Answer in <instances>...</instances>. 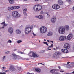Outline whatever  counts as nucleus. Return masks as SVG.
<instances>
[{"label":"nucleus","instance_id":"de8ad7c7","mask_svg":"<svg viewBox=\"0 0 74 74\" xmlns=\"http://www.w3.org/2000/svg\"><path fill=\"white\" fill-rule=\"evenodd\" d=\"M5 23V22H3L1 23V24H3V25H4Z\"/></svg>","mask_w":74,"mask_h":74},{"label":"nucleus","instance_id":"e2e57ef3","mask_svg":"<svg viewBox=\"0 0 74 74\" xmlns=\"http://www.w3.org/2000/svg\"><path fill=\"white\" fill-rule=\"evenodd\" d=\"M50 41V42H52V43H53V41Z\"/></svg>","mask_w":74,"mask_h":74},{"label":"nucleus","instance_id":"680f3d73","mask_svg":"<svg viewBox=\"0 0 74 74\" xmlns=\"http://www.w3.org/2000/svg\"><path fill=\"white\" fill-rule=\"evenodd\" d=\"M30 56V57H33V55H32V56L31 55H29Z\"/></svg>","mask_w":74,"mask_h":74},{"label":"nucleus","instance_id":"5fc2aeb1","mask_svg":"<svg viewBox=\"0 0 74 74\" xmlns=\"http://www.w3.org/2000/svg\"><path fill=\"white\" fill-rule=\"evenodd\" d=\"M71 64H74V62H72L71 63Z\"/></svg>","mask_w":74,"mask_h":74},{"label":"nucleus","instance_id":"f704fd0d","mask_svg":"<svg viewBox=\"0 0 74 74\" xmlns=\"http://www.w3.org/2000/svg\"><path fill=\"white\" fill-rule=\"evenodd\" d=\"M43 44H46L47 45V46H48V43H47V42H43Z\"/></svg>","mask_w":74,"mask_h":74},{"label":"nucleus","instance_id":"aec40b11","mask_svg":"<svg viewBox=\"0 0 74 74\" xmlns=\"http://www.w3.org/2000/svg\"><path fill=\"white\" fill-rule=\"evenodd\" d=\"M53 35V34L52 32H48L47 34V36H52Z\"/></svg>","mask_w":74,"mask_h":74},{"label":"nucleus","instance_id":"603ef678","mask_svg":"<svg viewBox=\"0 0 74 74\" xmlns=\"http://www.w3.org/2000/svg\"><path fill=\"white\" fill-rule=\"evenodd\" d=\"M38 11V8H36V10H35V11Z\"/></svg>","mask_w":74,"mask_h":74},{"label":"nucleus","instance_id":"4c0bfd02","mask_svg":"<svg viewBox=\"0 0 74 74\" xmlns=\"http://www.w3.org/2000/svg\"><path fill=\"white\" fill-rule=\"evenodd\" d=\"M18 53H21V54H23V52H21L20 51H18Z\"/></svg>","mask_w":74,"mask_h":74},{"label":"nucleus","instance_id":"bf43d9fd","mask_svg":"<svg viewBox=\"0 0 74 74\" xmlns=\"http://www.w3.org/2000/svg\"><path fill=\"white\" fill-rule=\"evenodd\" d=\"M17 50H18V49H15L13 51H17Z\"/></svg>","mask_w":74,"mask_h":74},{"label":"nucleus","instance_id":"09e8293b","mask_svg":"<svg viewBox=\"0 0 74 74\" xmlns=\"http://www.w3.org/2000/svg\"><path fill=\"white\" fill-rule=\"evenodd\" d=\"M8 42H9V43H11V42H12V41L11 40H9L8 41Z\"/></svg>","mask_w":74,"mask_h":74},{"label":"nucleus","instance_id":"423d86ee","mask_svg":"<svg viewBox=\"0 0 74 74\" xmlns=\"http://www.w3.org/2000/svg\"><path fill=\"white\" fill-rule=\"evenodd\" d=\"M9 69L11 72H13V71H15L16 70V69L14 68V67L13 65H11Z\"/></svg>","mask_w":74,"mask_h":74},{"label":"nucleus","instance_id":"e433bc0d","mask_svg":"<svg viewBox=\"0 0 74 74\" xmlns=\"http://www.w3.org/2000/svg\"><path fill=\"white\" fill-rule=\"evenodd\" d=\"M49 48L53 47V44H51V46H49Z\"/></svg>","mask_w":74,"mask_h":74},{"label":"nucleus","instance_id":"4468645a","mask_svg":"<svg viewBox=\"0 0 74 74\" xmlns=\"http://www.w3.org/2000/svg\"><path fill=\"white\" fill-rule=\"evenodd\" d=\"M36 17L37 18H38V19H39L42 20L43 19H44V16L41 15L36 16Z\"/></svg>","mask_w":74,"mask_h":74},{"label":"nucleus","instance_id":"c85d7f7f","mask_svg":"<svg viewBox=\"0 0 74 74\" xmlns=\"http://www.w3.org/2000/svg\"><path fill=\"white\" fill-rule=\"evenodd\" d=\"M46 14L47 15V17L48 18H49L50 17V15L49 14H48V13H46Z\"/></svg>","mask_w":74,"mask_h":74},{"label":"nucleus","instance_id":"dca6fc26","mask_svg":"<svg viewBox=\"0 0 74 74\" xmlns=\"http://www.w3.org/2000/svg\"><path fill=\"white\" fill-rule=\"evenodd\" d=\"M27 11V9H24L23 10V12L25 16H27V13H26V11Z\"/></svg>","mask_w":74,"mask_h":74},{"label":"nucleus","instance_id":"3c124183","mask_svg":"<svg viewBox=\"0 0 74 74\" xmlns=\"http://www.w3.org/2000/svg\"><path fill=\"white\" fill-rule=\"evenodd\" d=\"M2 68L3 69H6V67H3Z\"/></svg>","mask_w":74,"mask_h":74},{"label":"nucleus","instance_id":"c9c22d12","mask_svg":"<svg viewBox=\"0 0 74 74\" xmlns=\"http://www.w3.org/2000/svg\"><path fill=\"white\" fill-rule=\"evenodd\" d=\"M7 73L6 72H0V74H5Z\"/></svg>","mask_w":74,"mask_h":74},{"label":"nucleus","instance_id":"338daca9","mask_svg":"<svg viewBox=\"0 0 74 74\" xmlns=\"http://www.w3.org/2000/svg\"><path fill=\"white\" fill-rule=\"evenodd\" d=\"M48 50H51V49H50L48 48Z\"/></svg>","mask_w":74,"mask_h":74},{"label":"nucleus","instance_id":"9b49d317","mask_svg":"<svg viewBox=\"0 0 74 74\" xmlns=\"http://www.w3.org/2000/svg\"><path fill=\"white\" fill-rule=\"evenodd\" d=\"M32 53V56L34 57V58H38V57H39L40 56L38 55L37 54L35 53L34 52Z\"/></svg>","mask_w":74,"mask_h":74},{"label":"nucleus","instance_id":"2eb2a0df","mask_svg":"<svg viewBox=\"0 0 74 74\" xmlns=\"http://www.w3.org/2000/svg\"><path fill=\"white\" fill-rule=\"evenodd\" d=\"M58 3L60 5H63V1L61 0H58Z\"/></svg>","mask_w":74,"mask_h":74},{"label":"nucleus","instance_id":"393cba45","mask_svg":"<svg viewBox=\"0 0 74 74\" xmlns=\"http://www.w3.org/2000/svg\"><path fill=\"white\" fill-rule=\"evenodd\" d=\"M38 7H39V9L38 11H40L41 9H42V6L41 5H38Z\"/></svg>","mask_w":74,"mask_h":74},{"label":"nucleus","instance_id":"6ab92c4d","mask_svg":"<svg viewBox=\"0 0 74 74\" xmlns=\"http://www.w3.org/2000/svg\"><path fill=\"white\" fill-rule=\"evenodd\" d=\"M10 4H13L14 3V0H8Z\"/></svg>","mask_w":74,"mask_h":74},{"label":"nucleus","instance_id":"9d476101","mask_svg":"<svg viewBox=\"0 0 74 74\" xmlns=\"http://www.w3.org/2000/svg\"><path fill=\"white\" fill-rule=\"evenodd\" d=\"M56 17L55 16H53L52 18L51 19V21L52 22V23H55V21H56Z\"/></svg>","mask_w":74,"mask_h":74},{"label":"nucleus","instance_id":"f03ea898","mask_svg":"<svg viewBox=\"0 0 74 74\" xmlns=\"http://www.w3.org/2000/svg\"><path fill=\"white\" fill-rule=\"evenodd\" d=\"M47 31V29L45 26L42 27L40 29V32L41 33H46Z\"/></svg>","mask_w":74,"mask_h":74},{"label":"nucleus","instance_id":"79ce46f5","mask_svg":"<svg viewBox=\"0 0 74 74\" xmlns=\"http://www.w3.org/2000/svg\"><path fill=\"white\" fill-rule=\"evenodd\" d=\"M36 8V5H35L33 7V9L34 11H36V9H35V8Z\"/></svg>","mask_w":74,"mask_h":74},{"label":"nucleus","instance_id":"8fccbe9b","mask_svg":"<svg viewBox=\"0 0 74 74\" xmlns=\"http://www.w3.org/2000/svg\"><path fill=\"white\" fill-rule=\"evenodd\" d=\"M58 73H52V74H58Z\"/></svg>","mask_w":74,"mask_h":74},{"label":"nucleus","instance_id":"cd10ccee","mask_svg":"<svg viewBox=\"0 0 74 74\" xmlns=\"http://www.w3.org/2000/svg\"><path fill=\"white\" fill-rule=\"evenodd\" d=\"M55 54L57 55H60V54H61V53L60 52H56V53H55Z\"/></svg>","mask_w":74,"mask_h":74},{"label":"nucleus","instance_id":"f3484780","mask_svg":"<svg viewBox=\"0 0 74 74\" xmlns=\"http://www.w3.org/2000/svg\"><path fill=\"white\" fill-rule=\"evenodd\" d=\"M8 10L9 11H11V10H14V6L8 7Z\"/></svg>","mask_w":74,"mask_h":74},{"label":"nucleus","instance_id":"69168bd1","mask_svg":"<svg viewBox=\"0 0 74 74\" xmlns=\"http://www.w3.org/2000/svg\"><path fill=\"white\" fill-rule=\"evenodd\" d=\"M7 71H8V70H5V72H7Z\"/></svg>","mask_w":74,"mask_h":74},{"label":"nucleus","instance_id":"f8f14e48","mask_svg":"<svg viewBox=\"0 0 74 74\" xmlns=\"http://www.w3.org/2000/svg\"><path fill=\"white\" fill-rule=\"evenodd\" d=\"M13 30H14L13 29V28L11 27L9 28L8 29V32L10 34H11L13 33Z\"/></svg>","mask_w":74,"mask_h":74},{"label":"nucleus","instance_id":"72a5a7b5","mask_svg":"<svg viewBox=\"0 0 74 74\" xmlns=\"http://www.w3.org/2000/svg\"><path fill=\"white\" fill-rule=\"evenodd\" d=\"M5 54L6 55H8V54H10V52L9 51H7L5 52Z\"/></svg>","mask_w":74,"mask_h":74},{"label":"nucleus","instance_id":"a878e982","mask_svg":"<svg viewBox=\"0 0 74 74\" xmlns=\"http://www.w3.org/2000/svg\"><path fill=\"white\" fill-rule=\"evenodd\" d=\"M14 10L15 9H19V8H20V7L18 6H14Z\"/></svg>","mask_w":74,"mask_h":74},{"label":"nucleus","instance_id":"473e14b6","mask_svg":"<svg viewBox=\"0 0 74 74\" xmlns=\"http://www.w3.org/2000/svg\"><path fill=\"white\" fill-rule=\"evenodd\" d=\"M53 57H54V58H56V56H57V55H56V54H55V53H54V54H53Z\"/></svg>","mask_w":74,"mask_h":74},{"label":"nucleus","instance_id":"2f4dec72","mask_svg":"<svg viewBox=\"0 0 74 74\" xmlns=\"http://www.w3.org/2000/svg\"><path fill=\"white\" fill-rule=\"evenodd\" d=\"M22 40H18L17 41L18 44H20L21 42H22Z\"/></svg>","mask_w":74,"mask_h":74},{"label":"nucleus","instance_id":"4d7b16f0","mask_svg":"<svg viewBox=\"0 0 74 74\" xmlns=\"http://www.w3.org/2000/svg\"><path fill=\"white\" fill-rule=\"evenodd\" d=\"M58 68L60 69H61V68L60 67V66H58Z\"/></svg>","mask_w":74,"mask_h":74},{"label":"nucleus","instance_id":"f257e3e1","mask_svg":"<svg viewBox=\"0 0 74 74\" xmlns=\"http://www.w3.org/2000/svg\"><path fill=\"white\" fill-rule=\"evenodd\" d=\"M12 15L13 17L17 18H19L21 16V15L19 14V13L17 11H14L12 12Z\"/></svg>","mask_w":74,"mask_h":74},{"label":"nucleus","instance_id":"0eeeda50","mask_svg":"<svg viewBox=\"0 0 74 74\" xmlns=\"http://www.w3.org/2000/svg\"><path fill=\"white\" fill-rule=\"evenodd\" d=\"M66 37L65 36H62L59 38V40L61 41H63L64 40V39H66Z\"/></svg>","mask_w":74,"mask_h":74},{"label":"nucleus","instance_id":"20e7f679","mask_svg":"<svg viewBox=\"0 0 74 74\" xmlns=\"http://www.w3.org/2000/svg\"><path fill=\"white\" fill-rule=\"evenodd\" d=\"M29 29H30V27H29V26L28 25L26 26V28L25 30V34H28V33H29L31 32L30 30V31L29 30Z\"/></svg>","mask_w":74,"mask_h":74},{"label":"nucleus","instance_id":"6e6d98bb","mask_svg":"<svg viewBox=\"0 0 74 74\" xmlns=\"http://www.w3.org/2000/svg\"><path fill=\"white\" fill-rule=\"evenodd\" d=\"M21 68L20 67V68H19V69H18V70H19L20 71V70H21Z\"/></svg>","mask_w":74,"mask_h":74},{"label":"nucleus","instance_id":"4be33fe9","mask_svg":"<svg viewBox=\"0 0 74 74\" xmlns=\"http://www.w3.org/2000/svg\"><path fill=\"white\" fill-rule=\"evenodd\" d=\"M74 67V65L70 66V65H67L66 66L67 68H72V67Z\"/></svg>","mask_w":74,"mask_h":74},{"label":"nucleus","instance_id":"a211bd4d","mask_svg":"<svg viewBox=\"0 0 74 74\" xmlns=\"http://www.w3.org/2000/svg\"><path fill=\"white\" fill-rule=\"evenodd\" d=\"M35 70L38 73H40L41 71V69L40 68H35Z\"/></svg>","mask_w":74,"mask_h":74},{"label":"nucleus","instance_id":"13d9d810","mask_svg":"<svg viewBox=\"0 0 74 74\" xmlns=\"http://www.w3.org/2000/svg\"><path fill=\"white\" fill-rule=\"evenodd\" d=\"M69 63H70V62H68L67 63V64H69Z\"/></svg>","mask_w":74,"mask_h":74},{"label":"nucleus","instance_id":"bb28decb","mask_svg":"<svg viewBox=\"0 0 74 74\" xmlns=\"http://www.w3.org/2000/svg\"><path fill=\"white\" fill-rule=\"evenodd\" d=\"M69 52V51L67 49H65V52L64 53H67Z\"/></svg>","mask_w":74,"mask_h":74},{"label":"nucleus","instance_id":"c03bdc74","mask_svg":"<svg viewBox=\"0 0 74 74\" xmlns=\"http://www.w3.org/2000/svg\"><path fill=\"white\" fill-rule=\"evenodd\" d=\"M42 64V65H44V64L41 63H38V65H39V64Z\"/></svg>","mask_w":74,"mask_h":74},{"label":"nucleus","instance_id":"ddd939ff","mask_svg":"<svg viewBox=\"0 0 74 74\" xmlns=\"http://www.w3.org/2000/svg\"><path fill=\"white\" fill-rule=\"evenodd\" d=\"M65 30H66L67 31L69 30V29H70V27L69 25H66L64 26V28Z\"/></svg>","mask_w":74,"mask_h":74},{"label":"nucleus","instance_id":"052dcab7","mask_svg":"<svg viewBox=\"0 0 74 74\" xmlns=\"http://www.w3.org/2000/svg\"><path fill=\"white\" fill-rule=\"evenodd\" d=\"M27 74H30V73L29 72H27Z\"/></svg>","mask_w":74,"mask_h":74},{"label":"nucleus","instance_id":"a19ab883","mask_svg":"<svg viewBox=\"0 0 74 74\" xmlns=\"http://www.w3.org/2000/svg\"><path fill=\"white\" fill-rule=\"evenodd\" d=\"M33 36H34V37H35V36H37L36 35V34L34 33L33 32Z\"/></svg>","mask_w":74,"mask_h":74},{"label":"nucleus","instance_id":"412c9836","mask_svg":"<svg viewBox=\"0 0 74 74\" xmlns=\"http://www.w3.org/2000/svg\"><path fill=\"white\" fill-rule=\"evenodd\" d=\"M12 55L13 57L14 58V59H16L17 58V56L16 55V54L14 53L12 54Z\"/></svg>","mask_w":74,"mask_h":74},{"label":"nucleus","instance_id":"a18cd8bd","mask_svg":"<svg viewBox=\"0 0 74 74\" xmlns=\"http://www.w3.org/2000/svg\"><path fill=\"white\" fill-rule=\"evenodd\" d=\"M66 0L68 2H70L71 1V0Z\"/></svg>","mask_w":74,"mask_h":74},{"label":"nucleus","instance_id":"5701e85b","mask_svg":"<svg viewBox=\"0 0 74 74\" xmlns=\"http://www.w3.org/2000/svg\"><path fill=\"white\" fill-rule=\"evenodd\" d=\"M16 33H17V34H19L21 33V30L18 29H16Z\"/></svg>","mask_w":74,"mask_h":74},{"label":"nucleus","instance_id":"ea45409f","mask_svg":"<svg viewBox=\"0 0 74 74\" xmlns=\"http://www.w3.org/2000/svg\"><path fill=\"white\" fill-rule=\"evenodd\" d=\"M44 14V12H43V11H42L40 13V14H41V15H42V14Z\"/></svg>","mask_w":74,"mask_h":74},{"label":"nucleus","instance_id":"6e6552de","mask_svg":"<svg viewBox=\"0 0 74 74\" xmlns=\"http://www.w3.org/2000/svg\"><path fill=\"white\" fill-rule=\"evenodd\" d=\"M64 48L66 49H69L70 48V45L69 43H65L64 45Z\"/></svg>","mask_w":74,"mask_h":74},{"label":"nucleus","instance_id":"39448f33","mask_svg":"<svg viewBox=\"0 0 74 74\" xmlns=\"http://www.w3.org/2000/svg\"><path fill=\"white\" fill-rule=\"evenodd\" d=\"M52 8L54 10H58L60 8V6L58 4L54 5L52 6Z\"/></svg>","mask_w":74,"mask_h":74},{"label":"nucleus","instance_id":"0e129e2a","mask_svg":"<svg viewBox=\"0 0 74 74\" xmlns=\"http://www.w3.org/2000/svg\"><path fill=\"white\" fill-rule=\"evenodd\" d=\"M22 59L23 60H25V58H23Z\"/></svg>","mask_w":74,"mask_h":74},{"label":"nucleus","instance_id":"37998d69","mask_svg":"<svg viewBox=\"0 0 74 74\" xmlns=\"http://www.w3.org/2000/svg\"><path fill=\"white\" fill-rule=\"evenodd\" d=\"M45 52V50H43L41 51V53H43V52Z\"/></svg>","mask_w":74,"mask_h":74},{"label":"nucleus","instance_id":"c756f323","mask_svg":"<svg viewBox=\"0 0 74 74\" xmlns=\"http://www.w3.org/2000/svg\"><path fill=\"white\" fill-rule=\"evenodd\" d=\"M28 27H29V29H30V31H31L32 29V28H33V25H31L30 27H29L28 26Z\"/></svg>","mask_w":74,"mask_h":74},{"label":"nucleus","instance_id":"7ed1b4c3","mask_svg":"<svg viewBox=\"0 0 74 74\" xmlns=\"http://www.w3.org/2000/svg\"><path fill=\"white\" fill-rule=\"evenodd\" d=\"M58 32L60 34H63L65 33V29L64 28H62L61 27L58 29Z\"/></svg>","mask_w":74,"mask_h":74},{"label":"nucleus","instance_id":"864d4df0","mask_svg":"<svg viewBox=\"0 0 74 74\" xmlns=\"http://www.w3.org/2000/svg\"><path fill=\"white\" fill-rule=\"evenodd\" d=\"M63 58H70L69 57H62Z\"/></svg>","mask_w":74,"mask_h":74},{"label":"nucleus","instance_id":"774afa93","mask_svg":"<svg viewBox=\"0 0 74 74\" xmlns=\"http://www.w3.org/2000/svg\"><path fill=\"white\" fill-rule=\"evenodd\" d=\"M5 56H4V57H3V58H4H4H5Z\"/></svg>","mask_w":74,"mask_h":74},{"label":"nucleus","instance_id":"58836bf2","mask_svg":"<svg viewBox=\"0 0 74 74\" xmlns=\"http://www.w3.org/2000/svg\"><path fill=\"white\" fill-rule=\"evenodd\" d=\"M60 72L61 73H63V72H64V71H63L62 69H61L60 71Z\"/></svg>","mask_w":74,"mask_h":74},{"label":"nucleus","instance_id":"1a4fd4ad","mask_svg":"<svg viewBox=\"0 0 74 74\" xmlns=\"http://www.w3.org/2000/svg\"><path fill=\"white\" fill-rule=\"evenodd\" d=\"M72 37H73V35H72V34H70L67 37V39L68 40H70L71 39Z\"/></svg>","mask_w":74,"mask_h":74},{"label":"nucleus","instance_id":"49530a36","mask_svg":"<svg viewBox=\"0 0 74 74\" xmlns=\"http://www.w3.org/2000/svg\"><path fill=\"white\" fill-rule=\"evenodd\" d=\"M8 24H5V23L4 24V26H7Z\"/></svg>","mask_w":74,"mask_h":74},{"label":"nucleus","instance_id":"b1692460","mask_svg":"<svg viewBox=\"0 0 74 74\" xmlns=\"http://www.w3.org/2000/svg\"><path fill=\"white\" fill-rule=\"evenodd\" d=\"M56 69H52V70H51L50 71V72L51 73H55V71H56Z\"/></svg>","mask_w":74,"mask_h":74},{"label":"nucleus","instance_id":"7c9ffc66","mask_svg":"<svg viewBox=\"0 0 74 74\" xmlns=\"http://www.w3.org/2000/svg\"><path fill=\"white\" fill-rule=\"evenodd\" d=\"M61 51L62 52H63L64 53V52H65V49H61Z\"/></svg>","mask_w":74,"mask_h":74}]
</instances>
